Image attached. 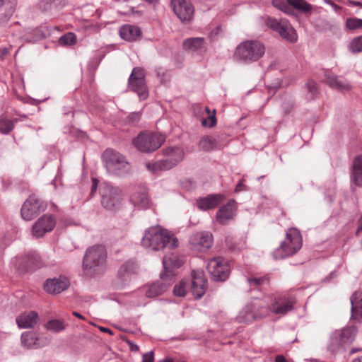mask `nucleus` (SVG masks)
<instances>
[{
    "label": "nucleus",
    "instance_id": "obj_1",
    "mask_svg": "<svg viewBox=\"0 0 362 362\" xmlns=\"http://www.w3.org/2000/svg\"><path fill=\"white\" fill-rule=\"evenodd\" d=\"M144 247L153 251L164 248L173 249L178 245V240L165 228L157 225L147 228L141 240Z\"/></svg>",
    "mask_w": 362,
    "mask_h": 362
},
{
    "label": "nucleus",
    "instance_id": "obj_2",
    "mask_svg": "<svg viewBox=\"0 0 362 362\" xmlns=\"http://www.w3.org/2000/svg\"><path fill=\"white\" fill-rule=\"evenodd\" d=\"M107 258L105 247L96 245L89 247L84 255L83 269L86 275L91 276L104 271Z\"/></svg>",
    "mask_w": 362,
    "mask_h": 362
},
{
    "label": "nucleus",
    "instance_id": "obj_3",
    "mask_svg": "<svg viewBox=\"0 0 362 362\" xmlns=\"http://www.w3.org/2000/svg\"><path fill=\"white\" fill-rule=\"evenodd\" d=\"M103 160L108 173L124 176L131 171L130 164L124 156L112 149H106L102 155Z\"/></svg>",
    "mask_w": 362,
    "mask_h": 362
},
{
    "label": "nucleus",
    "instance_id": "obj_4",
    "mask_svg": "<svg viewBox=\"0 0 362 362\" xmlns=\"http://www.w3.org/2000/svg\"><path fill=\"white\" fill-rule=\"evenodd\" d=\"M356 332L354 326L335 330L330 335L328 350L332 354L344 351L354 341Z\"/></svg>",
    "mask_w": 362,
    "mask_h": 362
},
{
    "label": "nucleus",
    "instance_id": "obj_5",
    "mask_svg": "<svg viewBox=\"0 0 362 362\" xmlns=\"http://www.w3.org/2000/svg\"><path fill=\"white\" fill-rule=\"evenodd\" d=\"M165 159L158 160L155 163H147L146 168L151 172L156 173L158 170H168L177 165L184 158L182 149L177 146H170L163 150Z\"/></svg>",
    "mask_w": 362,
    "mask_h": 362
},
{
    "label": "nucleus",
    "instance_id": "obj_6",
    "mask_svg": "<svg viewBox=\"0 0 362 362\" xmlns=\"http://www.w3.org/2000/svg\"><path fill=\"white\" fill-rule=\"evenodd\" d=\"M265 52L264 45L257 40H248L240 44L235 50V57L245 63L257 61Z\"/></svg>",
    "mask_w": 362,
    "mask_h": 362
},
{
    "label": "nucleus",
    "instance_id": "obj_7",
    "mask_svg": "<svg viewBox=\"0 0 362 362\" xmlns=\"http://www.w3.org/2000/svg\"><path fill=\"white\" fill-rule=\"evenodd\" d=\"M302 246V237L300 231L294 228H289L286 237L280 247L274 252L275 259H283L296 253Z\"/></svg>",
    "mask_w": 362,
    "mask_h": 362
},
{
    "label": "nucleus",
    "instance_id": "obj_8",
    "mask_svg": "<svg viewBox=\"0 0 362 362\" xmlns=\"http://www.w3.org/2000/svg\"><path fill=\"white\" fill-rule=\"evenodd\" d=\"M165 141L162 135L151 132H141L133 141L136 148L143 153H151L158 149Z\"/></svg>",
    "mask_w": 362,
    "mask_h": 362
},
{
    "label": "nucleus",
    "instance_id": "obj_9",
    "mask_svg": "<svg viewBox=\"0 0 362 362\" xmlns=\"http://www.w3.org/2000/svg\"><path fill=\"white\" fill-rule=\"evenodd\" d=\"M101 196L102 206L108 210H114L119 208L122 199V191L117 187H114L108 183H103L99 188Z\"/></svg>",
    "mask_w": 362,
    "mask_h": 362
},
{
    "label": "nucleus",
    "instance_id": "obj_10",
    "mask_svg": "<svg viewBox=\"0 0 362 362\" xmlns=\"http://www.w3.org/2000/svg\"><path fill=\"white\" fill-rule=\"evenodd\" d=\"M266 25L272 30L278 33L285 40L294 43L298 40L296 30L291 26L286 19H276L269 17L266 21Z\"/></svg>",
    "mask_w": 362,
    "mask_h": 362
},
{
    "label": "nucleus",
    "instance_id": "obj_11",
    "mask_svg": "<svg viewBox=\"0 0 362 362\" xmlns=\"http://www.w3.org/2000/svg\"><path fill=\"white\" fill-rule=\"evenodd\" d=\"M128 88L137 93L140 100L148 96V90L145 81L144 70L141 67H134L128 80Z\"/></svg>",
    "mask_w": 362,
    "mask_h": 362
},
{
    "label": "nucleus",
    "instance_id": "obj_12",
    "mask_svg": "<svg viewBox=\"0 0 362 362\" xmlns=\"http://www.w3.org/2000/svg\"><path fill=\"white\" fill-rule=\"evenodd\" d=\"M46 203L35 194H32L23 203L21 214L23 219L30 221L45 211Z\"/></svg>",
    "mask_w": 362,
    "mask_h": 362
},
{
    "label": "nucleus",
    "instance_id": "obj_13",
    "mask_svg": "<svg viewBox=\"0 0 362 362\" xmlns=\"http://www.w3.org/2000/svg\"><path fill=\"white\" fill-rule=\"evenodd\" d=\"M207 270L211 279L216 281H226L230 274V266L223 257H216L211 259L207 264Z\"/></svg>",
    "mask_w": 362,
    "mask_h": 362
},
{
    "label": "nucleus",
    "instance_id": "obj_14",
    "mask_svg": "<svg viewBox=\"0 0 362 362\" xmlns=\"http://www.w3.org/2000/svg\"><path fill=\"white\" fill-rule=\"evenodd\" d=\"M255 306L262 307L263 310H257V312H255L252 304L247 305L240 311L237 317L238 322L248 323L255 320L265 317L269 315V309L265 303H262L261 305H257Z\"/></svg>",
    "mask_w": 362,
    "mask_h": 362
},
{
    "label": "nucleus",
    "instance_id": "obj_15",
    "mask_svg": "<svg viewBox=\"0 0 362 362\" xmlns=\"http://www.w3.org/2000/svg\"><path fill=\"white\" fill-rule=\"evenodd\" d=\"M191 249L197 252H205L213 243V237L209 232H197L189 238Z\"/></svg>",
    "mask_w": 362,
    "mask_h": 362
},
{
    "label": "nucleus",
    "instance_id": "obj_16",
    "mask_svg": "<svg viewBox=\"0 0 362 362\" xmlns=\"http://www.w3.org/2000/svg\"><path fill=\"white\" fill-rule=\"evenodd\" d=\"M171 6L175 14L182 22H189L194 14V7L187 0H171Z\"/></svg>",
    "mask_w": 362,
    "mask_h": 362
},
{
    "label": "nucleus",
    "instance_id": "obj_17",
    "mask_svg": "<svg viewBox=\"0 0 362 362\" xmlns=\"http://www.w3.org/2000/svg\"><path fill=\"white\" fill-rule=\"evenodd\" d=\"M55 224V219L52 215H44L33 224L32 234L36 238L42 237L46 233L52 231Z\"/></svg>",
    "mask_w": 362,
    "mask_h": 362
},
{
    "label": "nucleus",
    "instance_id": "obj_18",
    "mask_svg": "<svg viewBox=\"0 0 362 362\" xmlns=\"http://www.w3.org/2000/svg\"><path fill=\"white\" fill-rule=\"evenodd\" d=\"M206 279L202 272L192 271L191 292L196 298H201L206 292Z\"/></svg>",
    "mask_w": 362,
    "mask_h": 362
},
{
    "label": "nucleus",
    "instance_id": "obj_19",
    "mask_svg": "<svg viewBox=\"0 0 362 362\" xmlns=\"http://www.w3.org/2000/svg\"><path fill=\"white\" fill-rule=\"evenodd\" d=\"M70 285L69 280L64 276L47 279L44 288L46 291L52 294H59L69 288Z\"/></svg>",
    "mask_w": 362,
    "mask_h": 362
},
{
    "label": "nucleus",
    "instance_id": "obj_20",
    "mask_svg": "<svg viewBox=\"0 0 362 362\" xmlns=\"http://www.w3.org/2000/svg\"><path fill=\"white\" fill-rule=\"evenodd\" d=\"M183 264V260L176 254L172 253L163 257V264L164 268V273L160 274V278L163 280L168 279L170 276H173L171 271L173 269L179 268Z\"/></svg>",
    "mask_w": 362,
    "mask_h": 362
},
{
    "label": "nucleus",
    "instance_id": "obj_21",
    "mask_svg": "<svg viewBox=\"0 0 362 362\" xmlns=\"http://www.w3.org/2000/svg\"><path fill=\"white\" fill-rule=\"evenodd\" d=\"M269 308V313L271 312L276 315H285L293 308V301L288 298L279 296L275 298Z\"/></svg>",
    "mask_w": 362,
    "mask_h": 362
},
{
    "label": "nucleus",
    "instance_id": "obj_22",
    "mask_svg": "<svg viewBox=\"0 0 362 362\" xmlns=\"http://www.w3.org/2000/svg\"><path fill=\"white\" fill-rule=\"evenodd\" d=\"M16 267L18 269L26 271L41 265V257L36 252H31L23 257H16Z\"/></svg>",
    "mask_w": 362,
    "mask_h": 362
},
{
    "label": "nucleus",
    "instance_id": "obj_23",
    "mask_svg": "<svg viewBox=\"0 0 362 362\" xmlns=\"http://www.w3.org/2000/svg\"><path fill=\"white\" fill-rule=\"evenodd\" d=\"M325 82L329 86L339 92L344 93L351 90V85L344 78L334 74H326Z\"/></svg>",
    "mask_w": 362,
    "mask_h": 362
},
{
    "label": "nucleus",
    "instance_id": "obj_24",
    "mask_svg": "<svg viewBox=\"0 0 362 362\" xmlns=\"http://www.w3.org/2000/svg\"><path fill=\"white\" fill-rule=\"evenodd\" d=\"M224 196L220 194H209L206 197L200 198L197 200V206L201 210H209L216 208L223 200Z\"/></svg>",
    "mask_w": 362,
    "mask_h": 362
},
{
    "label": "nucleus",
    "instance_id": "obj_25",
    "mask_svg": "<svg viewBox=\"0 0 362 362\" xmlns=\"http://www.w3.org/2000/svg\"><path fill=\"white\" fill-rule=\"evenodd\" d=\"M235 202L232 200L221 206L216 213V220L221 224H226L235 215Z\"/></svg>",
    "mask_w": 362,
    "mask_h": 362
},
{
    "label": "nucleus",
    "instance_id": "obj_26",
    "mask_svg": "<svg viewBox=\"0 0 362 362\" xmlns=\"http://www.w3.org/2000/svg\"><path fill=\"white\" fill-rule=\"evenodd\" d=\"M39 316L37 313L30 311L23 313L16 319L18 327L21 329L33 328L37 323Z\"/></svg>",
    "mask_w": 362,
    "mask_h": 362
},
{
    "label": "nucleus",
    "instance_id": "obj_27",
    "mask_svg": "<svg viewBox=\"0 0 362 362\" xmlns=\"http://www.w3.org/2000/svg\"><path fill=\"white\" fill-rule=\"evenodd\" d=\"M21 344L27 349H38L45 345L37 334L34 332H25L21 334Z\"/></svg>",
    "mask_w": 362,
    "mask_h": 362
},
{
    "label": "nucleus",
    "instance_id": "obj_28",
    "mask_svg": "<svg viewBox=\"0 0 362 362\" xmlns=\"http://www.w3.org/2000/svg\"><path fill=\"white\" fill-rule=\"evenodd\" d=\"M141 29L136 25H124L119 29L120 37L127 41H135L141 36Z\"/></svg>",
    "mask_w": 362,
    "mask_h": 362
},
{
    "label": "nucleus",
    "instance_id": "obj_29",
    "mask_svg": "<svg viewBox=\"0 0 362 362\" xmlns=\"http://www.w3.org/2000/svg\"><path fill=\"white\" fill-rule=\"evenodd\" d=\"M131 202L141 209H146L149 206L150 199L145 189L134 192L131 197Z\"/></svg>",
    "mask_w": 362,
    "mask_h": 362
},
{
    "label": "nucleus",
    "instance_id": "obj_30",
    "mask_svg": "<svg viewBox=\"0 0 362 362\" xmlns=\"http://www.w3.org/2000/svg\"><path fill=\"white\" fill-rule=\"evenodd\" d=\"M183 49L191 52H202L205 49L204 39L203 37H190L182 42Z\"/></svg>",
    "mask_w": 362,
    "mask_h": 362
},
{
    "label": "nucleus",
    "instance_id": "obj_31",
    "mask_svg": "<svg viewBox=\"0 0 362 362\" xmlns=\"http://www.w3.org/2000/svg\"><path fill=\"white\" fill-rule=\"evenodd\" d=\"M351 317H362V291L355 292L351 297Z\"/></svg>",
    "mask_w": 362,
    "mask_h": 362
},
{
    "label": "nucleus",
    "instance_id": "obj_32",
    "mask_svg": "<svg viewBox=\"0 0 362 362\" xmlns=\"http://www.w3.org/2000/svg\"><path fill=\"white\" fill-rule=\"evenodd\" d=\"M351 179L357 186H362V156H357L353 163Z\"/></svg>",
    "mask_w": 362,
    "mask_h": 362
},
{
    "label": "nucleus",
    "instance_id": "obj_33",
    "mask_svg": "<svg viewBox=\"0 0 362 362\" xmlns=\"http://www.w3.org/2000/svg\"><path fill=\"white\" fill-rule=\"evenodd\" d=\"M199 147L204 151H211L220 149L221 145L216 139L211 136H204L199 141Z\"/></svg>",
    "mask_w": 362,
    "mask_h": 362
},
{
    "label": "nucleus",
    "instance_id": "obj_34",
    "mask_svg": "<svg viewBox=\"0 0 362 362\" xmlns=\"http://www.w3.org/2000/svg\"><path fill=\"white\" fill-rule=\"evenodd\" d=\"M168 284L157 281L149 286L146 290V295L148 298H155L164 293Z\"/></svg>",
    "mask_w": 362,
    "mask_h": 362
},
{
    "label": "nucleus",
    "instance_id": "obj_35",
    "mask_svg": "<svg viewBox=\"0 0 362 362\" xmlns=\"http://www.w3.org/2000/svg\"><path fill=\"white\" fill-rule=\"evenodd\" d=\"M66 327V325L63 321L57 319L50 320L45 325L46 329L54 333L64 330Z\"/></svg>",
    "mask_w": 362,
    "mask_h": 362
},
{
    "label": "nucleus",
    "instance_id": "obj_36",
    "mask_svg": "<svg viewBox=\"0 0 362 362\" xmlns=\"http://www.w3.org/2000/svg\"><path fill=\"white\" fill-rule=\"evenodd\" d=\"M286 1L292 8L303 13H308L312 9L311 6L304 0H286Z\"/></svg>",
    "mask_w": 362,
    "mask_h": 362
},
{
    "label": "nucleus",
    "instance_id": "obj_37",
    "mask_svg": "<svg viewBox=\"0 0 362 362\" xmlns=\"http://www.w3.org/2000/svg\"><path fill=\"white\" fill-rule=\"evenodd\" d=\"M16 6V0H0V11H4L6 15H11Z\"/></svg>",
    "mask_w": 362,
    "mask_h": 362
},
{
    "label": "nucleus",
    "instance_id": "obj_38",
    "mask_svg": "<svg viewBox=\"0 0 362 362\" xmlns=\"http://www.w3.org/2000/svg\"><path fill=\"white\" fill-rule=\"evenodd\" d=\"M14 127V122L8 118L1 117H0V133L6 134H8Z\"/></svg>",
    "mask_w": 362,
    "mask_h": 362
},
{
    "label": "nucleus",
    "instance_id": "obj_39",
    "mask_svg": "<svg viewBox=\"0 0 362 362\" xmlns=\"http://www.w3.org/2000/svg\"><path fill=\"white\" fill-rule=\"evenodd\" d=\"M189 280L182 279L178 284H176L173 288V293L176 296L184 297L186 295V288L188 286Z\"/></svg>",
    "mask_w": 362,
    "mask_h": 362
},
{
    "label": "nucleus",
    "instance_id": "obj_40",
    "mask_svg": "<svg viewBox=\"0 0 362 362\" xmlns=\"http://www.w3.org/2000/svg\"><path fill=\"white\" fill-rule=\"evenodd\" d=\"M76 35L73 33H68L59 39L61 45H71L76 42Z\"/></svg>",
    "mask_w": 362,
    "mask_h": 362
},
{
    "label": "nucleus",
    "instance_id": "obj_41",
    "mask_svg": "<svg viewBox=\"0 0 362 362\" xmlns=\"http://www.w3.org/2000/svg\"><path fill=\"white\" fill-rule=\"evenodd\" d=\"M295 100L291 96H286L282 103V108L286 114L291 112L294 109Z\"/></svg>",
    "mask_w": 362,
    "mask_h": 362
},
{
    "label": "nucleus",
    "instance_id": "obj_42",
    "mask_svg": "<svg viewBox=\"0 0 362 362\" xmlns=\"http://www.w3.org/2000/svg\"><path fill=\"white\" fill-rule=\"evenodd\" d=\"M349 49L353 53L362 52V35L352 40Z\"/></svg>",
    "mask_w": 362,
    "mask_h": 362
},
{
    "label": "nucleus",
    "instance_id": "obj_43",
    "mask_svg": "<svg viewBox=\"0 0 362 362\" xmlns=\"http://www.w3.org/2000/svg\"><path fill=\"white\" fill-rule=\"evenodd\" d=\"M346 26L349 30L362 28V19L351 18H348L346 21Z\"/></svg>",
    "mask_w": 362,
    "mask_h": 362
},
{
    "label": "nucleus",
    "instance_id": "obj_44",
    "mask_svg": "<svg viewBox=\"0 0 362 362\" xmlns=\"http://www.w3.org/2000/svg\"><path fill=\"white\" fill-rule=\"evenodd\" d=\"M267 279L265 277H259V278H250L247 279L249 285L252 287H257L262 284H263Z\"/></svg>",
    "mask_w": 362,
    "mask_h": 362
},
{
    "label": "nucleus",
    "instance_id": "obj_45",
    "mask_svg": "<svg viewBox=\"0 0 362 362\" xmlns=\"http://www.w3.org/2000/svg\"><path fill=\"white\" fill-rule=\"evenodd\" d=\"M34 33H32L33 35V37H28L27 40L29 42L38 40L40 39H42L45 37V34L40 30V29H35L33 30Z\"/></svg>",
    "mask_w": 362,
    "mask_h": 362
},
{
    "label": "nucleus",
    "instance_id": "obj_46",
    "mask_svg": "<svg viewBox=\"0 0 362 362\" xmlns=\"http://www.w3.org/2000/svg\"><path fill=\"white\" fill-rule=\"evenodd\" d=\"M133 266L132 262H127L126 264H124L121 266L118 274L119 276H124L126 273H129L130 272L131 268Z\"/></svg>",
    "mask_w": 362,
    "mask_h": 362
},
{
    "label": "nucleus",
    "instance_id": "obj_47",
    "mask_svg": "<svg viewBox=\"0 0 362 362\" xmlns=\"http://www.w3.org/2000/svg\"><path fill=\"white\" fill-rule=\"evenodd\" d=\"M306 86L308 88V90L309 93H310L312 95H315L318 91V88L317 83L312 81L309 80L308 83H306Z\"/></svg>",
    "mask_w": 362,
    "mask_h": 362
},
{
    "label": "nucleus",
    "instance_id": "obj_48",
    "mask_svg": "<svg viewBox=\"0 0 362 362\" xmlns=\"http://www.w3.org/2000/svg\"><path fill=\"white\" fill-rule=\"evenodd\" d=\"M141 117V114L139 112H132L128 116V120L132 124L137 123Z\"/></svg>",
    "mask_w": 362,
    "mask_h": 362
},
{
    "label": "nucleus",
    "instance_id": "obj_49",
    "mask_svg": "<svg viewBox=\"0 0 362 362\" xmlns=\"http://www.w3.org/2000/svg\"><path fill=\"white\" fill-rule=\"evenodd\" d=\"M141 362H154L153 351H151L144 354L142 356Z\"/></svg>",
    "mask_w": 362,
    "mask_h": 362
},
{
    "label": "nucleus",
    "instance_id": "obj_50",
    "mask_svg": "<svg viewBox=\"0 0 362 362\" xmlns=\"http://www.w3.org/2000/svg\"><path fill=\"white\" fill-rule=\"evenodd\" d=\"M272 5L282 11L283 8L284 7L285 4H286V1H284L283 0H272Z\"/></svg>",
    "mask_w": 362,
    "mask_h": 362
},
{
    "label": "nucleus",
    "instance_id": "obj_51",
    "mask_svg": "<svg viewBox=\"0 0 362 362\" xmlns=\"http://www.w3.org/2000/svg\"><path fill=\"white\" fill-rule=\"evenodd\" d=\"M216 110H214L212 115H209L208 119L210 120L211 123L209 124L210 127H213L216 124V118L215 116Z\"/></svg>",
    "mask_w": 362,
    "mask_h": 362
},
{
    "label": "nucleus",
    "instance_id": "obj_52",
    "mask_svg": "<svg viewBox=\"0 0 362 362\" xmlns=\"http://www.w3.org/2000/svg\"><path fill=\"white\" fill-rule=\"evenodd\" d=\"M262 303H265L267 305H269L264 301H262V300H258L257 302H254V303H252V308H253L255 312H257V310H259V311H262L263 310V308L262 307H260V306L256 307L255 306L257 305H261Z\"/></svg>",
    "mask_w": 362,
    "mask_h": 362
},
{
    "label": "nucleus",
    "instance_id": "obj_53",
    "mask_svg": "<svg viewBox=\"0 0 362 362\" xmlns=\"http://www.w3.org/2000/svg\"><path fill=\"white\" fill-rule=\"evenodd\" d=\"M291 7L292 6L288 4V3L286 2V4H285L284 7L282 9V11H284L286 14L293 15L294 12Z\"/></svg>",
    "mask_w": 362,
    "mask_h": 362
},
{
    "label": "nucleus",
    "instance_id": "obj_54",
    "mask_svg": "<svg viewBox=\"0 0 362 362\" xmlns=\"http://www.w3.org/2000/svg\"><path fill=\"white\" fill-rule=\"evenodd\" d=\"M127 343L128 344L131 351H139V346L137 344H136L135 343L132 342L130 340H127Z\"/></svg>",
    "mask_w": 362,
    "mask_h": 362
},
{
    "label": "nucleus",
    "instance_id": "obj_55",
    "mask_svg": "<svg viewBox=\"0 0 362 362\" xmlns=\"http://www.w3.org/2000/svg\"><path fill=\"white\" fill-rule=\"evenodd\" d=\"M156 73H157L158 77L160 78L161 81H164L165 80V77L166 76V74L164 72L163 69L158 68L157 69V71H156Z\"/></svg>",
    "mask_w": 362,
    "mask_h": 362
},
{
    "label": "nucleus",
    "instance_id": "obj_56",
    "mask_svg": "<svg viewBox=\"0 0 362 362\" xmlns=\"http://www.w3.org/2000/svg\"><path fill=\"white\" fill-rule=\"evenodd\" d=\"M8 52H9L8 48H7V47L0 48V58L1 59H4L5 58V57L8 55Z\"/></svg>",
    "mask_w": 362,
    "mask_h": 362
},
{
    "label": "nucleus",
    "instance_id": "obj_57",
    "mask_svg": "<svg viewBox=\"0 0 362 362\" xmlns=\"http://www.w3.org/2000/svg\"><path fill=\"white\" fill-rule=\"evenodd\" d=\"M98 180L95 178H93V182H92L91 192H90L91 194H93L95 192L97 187H98Z\"/></svg>",
    "mask_w": 362,
    "mask_h": 362
},
{
    "label": "nucleus",
    "instance_id": "obj_58",
    "mask_svg": "<svg viewBox=\"0 0 362 362\" xmlns=\"http://www.w3.org/2000/svg\"><path fill=\"white\" fill-rule=\"evenodd\" d=\"M325 2L332 5L335 11H338L339 9H340V7L339 6H337L335 4H334L330 0H325Z\"/></svg>",
    "mask_w": 362,
    "mask_h": 362
},
{
    "label": "nucleus",
    "instance_id": "obj_59",
    "mask_svg": "<svg viewBox=\"0 0 362 362\" xmlns=\"http://www.w3.org/2000/svg\"><path fill=\"white\" fill-rule=\"evenodd\" d=\"M100 330H101L102 332H107L110 334H113V332L109 328H107V327H99Z\"/></svg>",
    "mask_w": 362,
    "mask_h": 362
},
{
    "label": "nucleus",
    "instance_id": "obj_60",
    "mask_svg": "<svg viewBox=\"0 0 362 362\" xmlns=\"http://www.w3.org/2000/svg\"><path fill=\"white\" fill-rule=\"evenodd\" d=\"M275 362H286V358L282 355L276 357Z\"/></svg>",
    "mask_w": 362,
    "mask_h": 362
},
{
    "label": "nucleus",
    "instance_id": "obj_61",
    "mask_svg": "<svg viewBox=\"0 0 362 362\" xmlns=\"http://www.w3.org/2000/svg\"><path fill=\"white\" fill-rule=\"evenodd\" d=\"M360 231H362V216L360 218L358 221V227L356 230V233L358 234Z\"/></svg>",
    "mask_w": 362,
    "mask_h": 362
},
{
    "label": "nucleus",
    "instance_id": "obj_62",
    "mask_svg": "<svg viewBox=\"0 0 362 362\" xmlns=\"http://www.w3.org/2000/svg\"><path fill=\"white\" fill-rule=\"evenodd\" d=\"M349 4L353 5V6H358L362 7V3L360 1H349Z\"/></svg>",
    "mask_w": 362,
    "mask_h": 362
},
{
    "label": "nucleus",
    "instance_id": "obj_63",
    "mask_svg": "<svg viewBox=\"0 0 362 362\" xmlns=\"http://www.w3.org/2000/svg\"><path fill=\"white\" fill-rule=\"evenodd\" d=\"M73 315H74L75 317L81 319V320H85V317L84 316H83L82 315H81L80 313H77V312H73Z\"/></svg>",
    "mask_w": 362,
    "mask_h": 362
},
{
    "label": "nucleus",
    "instance_id": "obj_64",
    "mask_svg": "<svg viewBox=\"0 0 362 362\" xmlns=\"http://www.w3.org/2000/svg\"><path fill=\"white\" fill-rule=\"evenodd\" d=\"M244 187L243 184L241 183V182H239L236 187H235V191L236 192H238V191H240L242 190V188Z\"/></svg>",
    "mask_w": 362,
    "mask_h": 362
}]
</instances>
